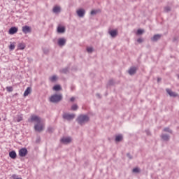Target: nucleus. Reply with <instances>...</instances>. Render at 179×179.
Returning a JSON list of instances; mask_svg holds the SVG:
<instances>
[{
	"label": "nucleus",
	"mask_w": 179,
	"mask_h": 179,
	"mask_svg": "<svg viewBox=\"0 0 179 179\" xmlns=\"http://www.w3.org/2000/svg\"><path fill=\"white\" fill-rule=\"evenodd\" d=\"M76 121L79 125L82 126L87 124V122H89V121H90V117L87 115L80 114L77 117Z\"/></svg>",
	"instance_id": "obj_1"
},
{
	"label": "nucleus",
	"mask_w": 179,
	"mask_h": 179,
	"mask_svg": "<svg viewBox=\"0 0 179 179\" xmlns=\"http://www.w3.org/2000/svg\"><path fill=\"white\" fill-rule=\"evenodd\" d=\"M50 103H57L62 101V94H55L50 97Z\"/></svg>",
	"instance_id": "obj_2"
},
{
	"label": "nucleus",
	"mask_w": 179,
	"mask_h": 179,
	"mask_svg": "<svg viewBox=\"0 0 179 179\" xmlns=\"http://www.w3.org/2000/svg\"><path fill=\"white\" fill-rule=\"evenodd\" d=\"M75 117H76V115H75V113H64L62 115V118L63 120H66V121H72Z\"/></svg>",
	"instance_id": "obj_3"
},
{
	"label": "nucleus",
	"mask_w": 179,
	"mask_h": 179,
	"mask_svg": "<svg viewBox=\"0 0 179 179\" xmlns=\"http://www.w3.org/2000/svg\"><path fill=\"white\" fill-rule=\"evenodd\" d=\"M29 122H37V124L41 123V119L38 116L32 115L31 118L28 120Z\"/></svg>",
	"instance_id": "obj_4"
},
{
	"label": "nucleus",
	"mask_w": 179,
	"mask_h": 179,
	"mask_svg": "<svg viewBox=\"0 0 179 179\" xmlns=\"http://www.w3.org/2000/svg\"><path fill=\"white\" fill-rule=\"evenodd\" d=\"M34 129L36 132H42L44 131V125L41 123H37L34 126Z\"/></svg>",
	"instance_id": "obj_5"
},
{
	"label": "nucleus",
	"mask_w": 179,
	"mask_h": 179,
	"mask_svg": "<svg viewBox=\"0 0 179 179\" xmlns=\"http://www.w3.org/2000/svg\"><path fill=\"white\" fill-rule=\"evenodd\" d=\"M27 153H29V152L26 148H23L19 150V156L20 157H25V156H27Z\"/></svg>",
	"instance_id": "obj_6"
},
{
	"label": "nucleus",
	"mask_w": 179,
	"mask_h": 179,
	"mask_svg": "<svg viewBox=\"0 0 179 179\" xmlns=\"http://www.w3.org/2000/svg\"><path fill=\"white\" fill-rule=\"evenodd\" d=\"M108 34H110L112 38H115V37L118 36V29L109 30Z\"/></svg>",
	"instance_id": "obj_7"
},
{
	"label": "nucleus",
	"mask_w": 179,
	"mask_h": 179,
	"mask_svg": "<svg viewBox=\"0 0 179 179\" xmlns=\"http://www.w3.org/2000/svg\"><path fill=\"white\" fill-rule=\"evenodd\" d=\"M61 142L64 145H68V143H71V142H72V138L71 137H63L61 139Z\"/></svg>",
	"instance_id": "obj_8"
},
{
	"label": "nucleus",
	"mask_w": 179,
	"mask_h": 179,
	"mask_svg": "<svg viewBox=\"0 0 179 179\" xmlns=\"http://www.w3.org/2000/svg\"><path fill=\"white\" fill-rule=\"evenodd\" d=\"M166 92L170 97H178V94H177V92H172L171 90L169 88L166 89Z\"/></svg>",
	"instance_id": "obj_9"
},
{
	"label": "nucleus",
	"mask_w": 179,
	"mask_h": 179,
	"mask_svg": "<svg viewBox=\"0 0 179 179\" xmlns=\"http://www.w3.org/2000/svg\"><path fill=\"white\" fill-rule=\"evenodd\" d=\"M22 30L24 34H27V33H31V27L27 25L22 27Z\"/></svg>",
	"instance_id": "obj_10"
},
{
	"label": "nucleus",
	"mask_w": 179,
	"mask_h": 179,
	"mask_svg": "<svg viewBox=\"0 0 179 179\" xmlns=\"http://www.w3.org/2000/svg\"><path fill=\"white\" fill-rule=\"evenodd\" d=\"M57 44L59 47H64L66 44V39L64 38H60L58 40Z\"/></svg>",
	"instance_id": "obj_11"
},
{
	"label": "nucleus",
	"mask_w": 179,
	"mask_h": 179,
	"mask_svg": "<svg viewBox=\"0 0 179 179\" xmlns=\"http://www.w3.org/2000/svg\"><path fill=\"white\" fill-rule=\"evenodd\" d=\"M136 71H138V68L135 66L130 67V69L128 70L129 75H131L132 76L133 75H135L136 73Z\"/></svg>",
	"instance_id": "obj_12"
},
{
	"label": "nucleus",
	"mask_w": 179,
	"mask_h": 179,
	"mask_svg": "<svg viewBox=\"0 0 179 179\" xmlns=\"http://www.w3.org/2000/svg\"><path fill=\"white\" fill-rule=\"evenodd\" d=\"M85 13H86V10L83 8H80L77 10V15L79 17H83V16H85Z\"/></svg>",
	"instance_id": "obj_13"
},
{
	"label": "nucleus",
	"mask_w": 179,
	"mask_h": 179,
	"mask_svg": "<svg viewBox=\"0 0 179 179\" xmlns=\"http://www.w3.org/2000/svg\"><path fill=\"white\" fill-rule=\"evenodd\" d=\"M162 38V34H155L153 36L152 38H151V41H153L154 43H156V41H159Z\"/></svg>",
	"instance_id": "obj_14"
},
{
	"label": "nucleus",
	"mask_w": 179,
	"mask_h": 179,
	"mask_svg": "<svg viewBox=\"0 0 179 179\" xmlns=\"http://www.w3.org/2000/svg\"><path fill=\"white\" fill-rule=\"evenodd\" d=\"M17 27H12L11 28H10L8 33L9 34H16V33H17Z\"/></svg>",
	"instance_id": "obj_15"
},
{
	"label": "nucleus",
	"mask_w": 179,
	"mask_h": 179,
	"mask_svg": "<svg viewBox=\"0 0 179 179\" xmlns=\"http://www.w3.org/2000/svg\"><path fill=\"white\" fill-rule=\"evenodd\" d=\"M9 157L11 158V159H16V157H17V155L16 154V151L15 150H12L9 152Z\"/></svg>",
	"instance_id": "obj_16"
},
{
	"label": "nucleus",
	"mask_w": 179,
	"mask_h": 179,
	"mask_svg": "<svg viewBox=\"0 0 179 179\" xmlns=\"http://www.w3.org/2000/svg\"><path fill=\"white\" fill-rule=\"evenodd\" d=\"M161 138L165 142H168V141H170V135L169 134H162L161 135Z\"/></svg>",
	"instance_id": "obj_17"
},
{
	"label": "nucleus",
	"mask_w": 179,
	"mask_h": 179,
	"mask_svg": "<svg viewBox=\"0 0 179 179\" xmlns=\"http://www.w3.org/2000/svg\"><path fill=\"white\" fill-rule=\"evenodd\" d=\"M122 139H124V136L122 134H119L115 136V141L116 143L122 142Z\"/></svg>",
	"instance_id": "obj_18"
},
{
	"label": "nucleus",
	"mask_w": 179,
	"mask_h": 179,
	"mask_svg": "<svg viewBox=\"0 0 179 179\" xmlns=\"http://www.w3.org/2000/svg\"><path fill=\"white\" fill-rule=\"evenodd\" d=\"M53 13H61V7L55 6L52 9Z\"/></svg>",
	"instance_id": "obj_19"
},
{
	"label": "nucleus",
	"mask_w": 179,
	"mask_h": 179,
	"mask_svg": "<svg viewBox=\"0 0 179 179\" xmlns=\"http://www.w3.org/2000/svg\"><path fill=\"white\" fill-rule=\"evenodd\" d=\"M30 93H31V87H28L24 92V97L27 96L28 95L30 94Z\"/></svg>",
	"instance_id": "obj_20"
},
{
	"label": "nucleus",
	"mask_w": 179,
	"mask_h": 179,
	"mask_svg": "<svg viewBox=\"0 0 179 179\" xmlns=\"http://www.w3.org/2000/svg\"><path fill=\"white\" fill-rule=\"evenodd\" d=\"M57 33H65V27H57Z\"/></svg>",
	"instance_id": "obj_21"
},
{
	"label": "nucleus",
	"mask_w": 179,
	"mask_h": 179,
	"mask_svg": "<svg viewBox=\"0 0 179 179\" xmlns=\"http://www.w3.org/2000/svg\"><path fill=\"white\" fill-rule=\"evenodd\" d=\"M61 73L66 74L69 72V69L68 67L62 69L59 71Z\"/></svg>",
	"instance_id": "obj_22"
},
{
	"label": "nucleus",
	"mask_w": 179,
	"mask_h": 179,
	"mask_svg": "<svg viewBox=\"0 0 179 179\" xmlns=\"http://www.w3.org/2000/svg\"><path fill=\"white\" fill-rule=\"evenodd\" d=\"M26 48V44L22 43L18 44V49L19 50H24Z\"/></svg>",
	"instance_id": "obj_23"
},
{
	"label": "nucleus",
	"mask_w": 179,
	"mask_h": 179,
	"mask_svg": "<svg viewBox=\"0 0 179 179\" xmlns=\"http://www.w3.org/2000/svg\"><path fill=\"white\" fill-rule=\"evenodd\" d=\"M53 90H55L56 92H58L61 90V85H56L53 87Z\"/></svg>",
	"instance_id": "obj_24"
},
{
	"label": "nucleus",
	"mask_w": 179,
	"mask_h": 179,
	"mask_svg": "<svg viewBox=\"0 0 179 179\" xmlns=\"http://www.w3.org/2000/svg\"><path fill=\"white\" fill-rule=\"evenodd\" d=\"M78 108H79V106H78L77 104H73L71 106L72 111H76V110H78Z\"/></svg>",
	"instance_id": "obj_25"
},
{
	"label": "nucleus",
	"mask_w": 179,
	"mask_h": 179,
	"mask_svg": "<svg viewBox=\"0 0 179 179\" xmlns=\"http://www.w3.org/2000/svg\"><path fill=\"white\" fill-rule=\"evenodd\" d=\"M132 173H141V169H139L138 167L134 168L132 170Z\"/></svg>",
	"instance_id": "obj_26"
},
{
	"label": "nucleus",
	"mask_w": 179,
	"mask_h": 179,
	"mask_svg": "<svg viewBox=\"0 0 179 179\" xmlns=\"http://www.w3.org/2000/svg\"><path fill=\"white\" fill-rule=\"evenodd\" d=\"M164 10L166 13H169V12L171 11V8H170V6H166V7H164Z\"/></svg>",
	"instance_id": "obj_27"
},
{
	"label": "nucleus",
	"mask_w": 179,
	"mask_h": 179,
	"mask_svg": "<svg viewBox=\"0 0 179 179\" xmlns=\"http://www.w3.org/2000/svg\"><path fill=\"white\" fill-rule=\"evenodd\" d=\"M164 132H169V134H173V130L170 129L169 127L164 129Z\"/></svg>",
	"instance_id": "obj_28"
},
{
	"label": "nucleus",
	"mask_w": 179,
	"mask_h": 179,
	"mask_svg": "<svg viewBox=\"0 0 179 179\" xmlns=\"http://www.w3.org/2000/svg\"><path fill=\"white\" fill-rule=\"evenodd\" d=\"M87 52H89V54H92V52H93L94 50L93 49V47H89V48H87Z\"/></svg>",
	"instance_id": "obj_29"
},
{
	"label": "nucleus",
	"mask_w": 179,
	"mask_h": 179,
	"mask_svg": "<svg viewBox=\"0 0 179 179\" xmlns=\"http://www.w3.org/2000/svg\"><path fill=\"white\" fill-rule=\"evenodd\" d=\"M145 33V30L143 29H138L137 30V35L141 36V34H143Z\"/></svg>",
	"instance_id": "obj_30"
},
{
	"label": "nucleus",
	"mask_w": 179,
	"mask_h": 179,
	"mask_svg": "<svg viewBox=\"0 0 179 179\" xmlns=\"http://www.w3.org/2000/svg\"><path fill=\"white\" fill-rule=\"evenodd\" d=\"M50 82H55V80H57V76H53L50 77Z\"/></svg>",
	"instance_id": "obj_31"
},
{
	"label": "nucleus",
	"mask_w": 179,
	"mask_h": 179,
	"mask_svg": "<svg viewBox=\"0 0 179 179\" xmlns=\"http://www.w3.org/2000/svg\"><path fill=\"white\" fill-rule=\"evenodd\" d=\"M6 89L9 93H10V92H13V87H6Z\"/></svg>",
	"instance_id": "obj_32"
},
{
	"label": "nucleus",
	"mask_w": 179,
	"mask_h": 179,
	"mask_svg": "<svg viewBox=\"0 0 179 179\" xmlns=\"http://www.w3.org/2000/svg\"><path fill=\"white\" fill-rule=\"evenodd\" d=\"M48 132H49V134H52V132H54V128L49 127L47 129Z\"/></svg>",
	"instance_id": "obj_33"
},
{
	"label": "nucleus",
	"mask_w": 179,
	"mask_h": 179,
	"mask_svg": "<svg viewBox=\"0 0 179 179\" xmlns=\"http://www.w3.org/2000/svg\"><path fill=\"white\" fill-rule=\"evenodd\" d=\"M20 121H23V117L18 115L17 117V122H20Z\"/></svg>",
	"instance_id": "obj_34"
},
{
	"label": "nucleus",
	"mask_w": 179,
	"mask_h": 179,
	"mask_svg": "<svg viewBox=\"0 0 179 179\" xmlns=\"http://www.w3.org/2000/svg\"><path fill=\"white\" fill-rule=\"evenodd\" d=\"M113 85H114V80H110L108 83V86H113Z\"/></svg>",
	"instance_id": "obj_35"
},
{
	"label": "nucleus",
	"mask_w": 179,
	"mask_h": 179,
	"mask_svg": "<svg viewBox=\"0 0 179 179\" xmlns=\"http://www.w3.org/2000/svg\"><path fill=\"white\" fill-rule=\"evenodd\" d=\"M9 50H10L11 51L15 50V44L11 43L9 46Z\"/></svg>",
	"instance_id": "obj_36"
},
{
	"label": "nucleus",
	"mask_w": 179,
	"mask_h": 179,
	"mask_svg": "<svg viewBox=\"0 0 179 179\" xmlns=\"http://www.w3.org/2000/svg\"><path fill=\"white\" fill-rule=\"evenodd\" d=\"M127 156L129 159V160H132L134 159V157H132V155H131L129 152L127 154Z\"/></svg>",
	"instance_id": "obj_37"
},
{
	"label": "nucleus",
	"mask_w": 179,
	"mask_h": 179,
	"mask_svg": "<svg viewBox=\"0 0 179 179\" xmlns=\"http://www.w3.org/2000/svg\"><path fill=\"white\" fill-rule=\"evenodd\" d=\"M41 141V138L37 137L36 140V143H40Z\"/></svg>",
	"instance_id": "obj_38"
},
{
	"label": "nucleus",
	"mask_w": 179,
	"mask_h": 179,
	"mask_svg": "<svg viewBox=\"0 0 179 179\" xmlns=\"http://www.w3.org/2000/svg\"><path fill=\"white\" fill-rule=\"evenodd\" d=\"M44 54H48L50 52V50L48 49H43Z\"/></svg>",
	"instance_id": "obj_39"
},
{
	"label": "nucleus",
	"mask_w": 179,
	"mask_h": 179,
	"mask_svg": "<svg viewBox=\"0 0 179 179\" xmlns=\"http://www.w3.org/2000/svg\"><path fill=\"white\" fill-rule=\"evenodd\" d=\"M96 13H97V10H92L91 11V15H96Z\"/></svg>",
	"instance_id": "obj_40"
},
{
	"label": "nucleus",
	"mask_w": 179,
	"mask_h": 179,
	"mask_svg": "<svg viewBox=\"0 0 179 179\" xmlns=\"http://www.w3.org/2000/svg\"><path fill=\"white\" fill-rule=\"evenodd\" d=\"M137 41L141 43H143V39H142V38H139L137 39Z\"/></svg>",
	"instance_id": "obj_41"
},
{
	"label": "nucleus",
	"mask_w": 179,
	"mask_h": 179,
	"mask_svg": "<svg viewBox=\"0 0 179 179\" xmlns=\"http://www.w3.org/2000/svg\"><path fill=\"white\" fill-rule=\"evenodd\" d=\"M70 101H71V103H73V101H75V97L72 96V97L70 99Z\"/></svg>",
	"instance_id": "obj_42"
},
{
	"label": "nucleus",
	"mask_w": 179,
	"mask_h": 179,
	"mask_svg": "<svg viewBox=\"0 0 179 179\" xmlns=\"http://www.w3.org/2000/svg\"><path fill=\"white\" fill-rule=\"evenodd\" d=\"M145 133L147 135H150V131L149 130H145Z\"/></svg>",
	"instance_id": "obj_43"
},
{
	"label": "nucleus",
	"mask_w": 179,
	"mask_h": 179,
	"mask_svg": "<svg viewBox=\"0 0 179 179\" xmlns=\"http://www.w3.org/2000/svg\"><path fill=\"white\" fill-rule=\"evenodd\" d=\"M162 80V78H157V83H159V82H160Z\"/></svg>",
	"instance_id": "obj_44"
},
{
	"label": "nucleus",
	"mask_w": 179,
	"mask_h": 179,
	"mask_svg": "<svg viewBox=\"0 0 179 179\" xmlns=\"http://www.w3.org/2000/svg\"><path fill=\"white\" fill-rule=\"evenodd\" d=\"M16 177H17V176H16L15 174H13V175L12 176V178H16Z\"/></svg>",
	"instance_id": "obj_45"
},
{
	"label": "nucleus",
	"mask_w": 179,
	"mask_h": 179,
	"mask_svg": "<svg viewBox=\"0 0 179 179\" xmlns=\"http://www.w3.org/2000/svg\"><path fill=\"white\" fill-rule=\"evenodd\" d=\"M96 96L97 97H99V99L101 97V96H100V94H96Z\"/></svg>",
	"instance_id": "obj_46"
},
{
	"label": "nucleus",
	"mask_w": 179,
	"mask_h": 179,
	"mask_svg": "<svg viewBox=\"0 0 179 179\" xmlns=\"http://www.w3.org/2000/svg\"><path fill=\"white\" fill-rule=\"evenodd\" d=\"M178 79H179V74L178 75Z\"/></svg>",
	"instance_id": "obj_47"
},
{
	"label": "nucleus",
	"mask_w": 179,
	"mask_h": 179,
	"mask_svg": "<svg viewBox=\"0 0 179 179\" xmlns=\"http://www.w3.org/2000/svg\"><path fill=\"white\" fill-rule=\"evenodd\" d=\"M0 121H1V118H0Z\"/></svg>",
	"instance_id": "obj_48"
}]
</instances>
